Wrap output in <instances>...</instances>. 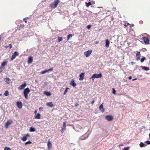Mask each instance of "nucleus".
<instances>
[{"instance_id": "obj_52", "label": "nucleus", "mask_w": 150, "mask_h": 150, "mask_svg": "<svg viewBox=\"0 0 150 150\" xmlns=\"http://www.w3.org/2000/svg\"><path fill=\"white\" fill-rule=\"evenodd\" d=\"M98 43H99L98 41H97L96 42H95V44H98Z\"/></svg>"}, {"instance_id": "obj_38", "label": "nucleus", "mask_w": 150, "mask_h": 150, "mask_svg": "<svg viewBox=\"0 0 150 150\" xmlns=\"http://www.w3.org/2000/svg\"><path fill=\"white\" fill-rule=\"evenodd\" d=\"M112 93L115 95L116 94V91L115 90V89L114 88H112Z\"/></svg>"}, {"instance_id": "obj_54", "label": "nucleus", "mask_w": 150, "mask_h": 150, "mask_svg": "<svg viewBox=\"0 0 150 150\" xmlns=\"http://www.w3.org/2000/svg\"><path fill=\"white\" fill-rule=\"evenodd\" d=\"M113 19H114V18H113V17H112V18H111V20H112V21L113 20Z\"/></svg>"}, {"instance_id": "obj_33", "label": "nucleus", "mask_w": 150, "mask_h": 150, "mask_svg": "<svg viewBox=\"0 0 150 150\" xmlns=\"http://www.w3.org/2000/svg\"><path fill=\"white\" fill-rule=\"evenodd\" d=\"M29 18H26L23 19V20L25 21L26 23L27 22V19H29Z\"/></svg>"}, {"instance_id": "obj_9", "label": "nucleus", "mask_w": 150, "mask_h": 150, "mask_svg": "<svg viewBox=\"0 0 150 150\" xmlns=\"http://www.w3.org/2000/svg\"><path fill=\"white\" fill-rule=\"evenodd\" d=\"M136 60L137 61H138L139 60H140V57H141V54L138 51L137 52L136 55Z\"/></svg>"}, {"instance_id": "obj_36", "label": "nucleus", "mask_w": 150, "mask_h": 150, "mask_svg": "<svg viewBox=\"0 0 150 150\" xmlns=\"http://www.w3.org/2000/svg\"><path fill=\"white\" fill-rule=\"evenodd\" d=\"M53 70V68H51L49 69H48L46 70V72H47L50 71H52Z\"/></svg>"}, {"instance_id": "obj_7", "label": "nucleus", "mask_w": 150, "mask_h": 150, "mask_svg": "<svg viewBox=\"0 0 150 150\" xmlns=\"http://www.w3.org/2000/svg\"><path fill=\"white\" fill-rule=\"evenodd\" d=\"M143 40L145 44L150 43V40L149 39V38L148 37H143Z\"/></svg>"}, {"instance_id": "obj_41", "label": "nucleus", "mask_w": 150, "mask_h": 150, "mask_svg": "<svg viewBox=\"0 0 150 150\" xmlns=\"http://www.w3.org/2000/svg\"><path fill=\"white\" fill-rule=\"evenodd\" d=\"M46 70H45L43 71H42L41 72V74H45V73H46Z\"/></svg>"}, {"instance_id": "obj_22", "label": "nucleus", "mask_w": 150, "mask_h": 150, "mask_svg": "<svg viewBox=\"0 0 150 150\" xmlns=\"http://www.w3.org/2000/svg\"><path fill=\"white\" fill-rule=\"evenodd\" d=\"M141 67L142 69L145 71H148L149 69V67L145 66H141Z\"/></svg>"}, {"instance_id": "obj_19", "label": "nucleus", "mask_w": 150, "mask_h": 150, "mask_svg": "<svg viewBox=\"0 0 150 150\" xmlns=\"http://www.w3.org/2000/svg\"><path fill=\"white\" fill-rule=\"evenodd\" d=\"M4 81L6 83L9 84V82L11 81V80L9 78L6 77L4 78Z\"/></svg>"}, {"instance_id": "obj_31", "label": "nucleus", "mask_w": 150, "mask_h": 150, "mask_svg": "<svg viewBox=\"0 0 150 150\" xmlns=\"http://www.w3.org/2000/svg\"><path fill=\"white\" fill-rule=\"evenodd\" d=\"M73 35L71 34H69L67 36V40H68L70 39V38H71Z\"/></svg>"}, {"instance_id": "obj_13", "label": "nucleus", "mask_w": 150, "mask_h": 150, "mask_svg": "<svg viewBox=\"0 0 150 150\" xmlns=\"http://www.w3.org/2000/svg\"><path fill=\"white\" fill-rule=\"evenodd\" d=\"M33 61V57L32 56H30L29 57L28 59V64H30Z\"/></svg>"}, {"instance_id": "obj_50", "label": "nucleus", "mask_w": 150, "mask_h": 150, "mask_svg": "<svg viewBox=\"0 0 150 150\" xmlns=\"http://www.w3.org/2000/svg\"><path fill=\"white\" fill-rule=\"evenodd\" d=\"M124 146V145L122 143L121 144H120L119 145V146Z\"/></svg>"}, {"instance_id": "obj_40", "label": "nucleus", "mask_w": 150, "mask_h": 150, "mask_svg": "<svg viewBox=\"0 0 150 150\" xmlns=\"http://www.w3.org/2000/svg\"><path fill=\"white\" fill-rule=\"evenodd\" d=\"M4 150H11V149L9 148L6 147L4 148Z\"/></svg>"}, {"instance_id": "obj_8", "label": "nucleus", "mask_w": 150, "mask_h": 150, "mask_svg": "<svg viewBox=\"0 0 150 150\" xmlns=\"http://www.w3.org/2000/svg\"><path fill=\"white\" fill-rule=\"evenodd\" d=\"M105 118L108 121H112L113 119V117L111 115H107L105 117Z\"/></svg>"}, {"instance_id": "obj_34", "label": "nucleus", "mask_w": 150, "mask_h": 150, "mask_svg": "<svg viewBox=\"0 0 150 150\" xmlns=\"http://www.w3.org/2000/svg\"><path fill=\"white\" fill-rule=\"evenodd\" d=\"M69 89V88H66V89L64 91V95L67 92V91H68L67 90H68V89Z\"/></svg>"}, {"instance_id": "obj_58", "label": "nucleus", "mask_w": 150, "mask_h": 150, "mask_svg": "<svg viewBox=\"0 0 150 150\" xmlns=\"http://www.w3.org/2000/svg\"><path fill=\"white\" fill-rule=\"evenodd\" d=\"M78 105V104H76V105H75V106H77Z\"/></svg>"}, {"instance_id": "obj_30", "label": "nucleus", "mask_w": 150, "mask_h": 150, "mask_svg": "<svg viewBox=\"0 0 150 150\" xmlns=\"http://www.w3.org/2000/svg\"><path fill=\"white\" fill-rule=\"evenodd\" d=\"M63 40L62 38V37H59L58 38V40L59 42L61 41H62Z\"/></svg>"}, {"instance_id": "obj_27", "label": "nucleus", "mask_w": 150, "mask_h": 150, "mask_svg": "<svg viewBox=\"0 0 150 150\" xmlns=\"http://www.w3.org/2000/svg\"><path fill=\"white\" fill-rule=\"evenodd\" d=\"M85 3L86 6L87 7H89L92 4L90 2H86Z\"/></svg>"}, {"instance_id": "obj_14", "label": "nucleus", "mask_w": 150, "mask_h": 150, "mask_svg": "<svg viewBox=\"0 0 150 150\" xmlns=\"http://www.w3.org/2000/svg\"><path fill=\"white\" fill-rule=\"evenodd\" d=\"M85 73L84 72L82 73L79 75L80 78L79 80H83V79Z\"/></svg>"}, {"instance_id": "obj_39", "label": "nucleus", "mask_w": 150, "mask_h": 150, "mask_svg": "<svg viewBox=\"0 0 150 150\" xmlns=\"http://www.w3.org/2000/svg\"><path fill=\"white\" fill-rule=\"evenodd\" d=\"M130 25V24H129L128 23H125V24H124V26H125V27H126L127 26H128V25Z\"/></svg>"}, {"instance_id": "obj_10", "label": "nucleus", "mask_w": 150, "mask_h": 150, "mask_svg": "<svg viewBox=\"0 0 150 150\" xmlns=\"http://www.w3.org/2000/svg\"><path fill=\"white\" fill-rule=\"evenodd\" d=\"M26 82H25L23 84L21 85L18 88L19 90H22L26 86Z\"/></svg>"}, {"instance_id": "obj_51", "label": "nucleus", "mask_w": 150, "mask_h": 150, "mask_svg": "<svg viewBox=\"0 0 150 150\" xmlns=\"http://www.w3.org/2000/svg\"><path fill=\"white\" fill-rule=\"evenodd\" d=\"M131 64L132 65H133V64H134V62H131Z\"/></svg>"}, {"instance_id": "obj_28", "label": "nucleus", "mask_w": 150, "mask_h": 150, "mask_svg": "<svg viewBox=\"0 0 150 150\" xmlns=\"http://www.w3.org/2000/svg\"><path fill=\"white\" fill-rule=\"evenodd\" d=\"M62 128L66 130V122H64L63 123V127Z\"/></svg>"}, {"instance_id": "obj_26", "label": "nucleus", "mask_w": 150, "mask_h": 150, "mask_svg": "<svg viewBox=\"0 0 150 150\" xmlns=\"http://www.w3.org/2000/svg\"><path fill=\"white\" fill-rule=\"evenodd\" d=\"M35 128L33 127H31L30 128V132H34L35 131Z\"/></svg>"}, {"instance_id": "obj_42", "label": "nucleus", "mask_w": 150, "mask_h": 150, "mask_svg": "<svg viewBox=\"0 0 150 150\" xmlns=\"http://www.w3.org/2000/svg\"><path fill=\"white\" fill-rule=\"evenodd\" d=\"M91 27V25H87V28H88V29H90Z\"/></svg>"}, {"instance_id": "obj_20", "label": "nucleus", "mask_w": 150, "mask_h": 150, "mask_svg": "<svg viewBox=\"0 0 150 150\" xmlns=\"http://www.w3.org/2000/svg\"><path fill=\"white\" fill-rule=\"evenodd\" d=\"M8 62L7 61H5L3 62L1 64V67L4 68L5 66L7 64Z\"/></svg>"}, {"instance_id": "obj_21", "label": "nucleus", "mask_w": 150, "mask_h": 150, "mask_svg": "<svg viewBox=\"0 0 150 150\" xmlns=\"http://www.w3.org/2000/svg\"><path fill=\"white\" fill-rule=\"evenodd\" d=\"M99 110L102 112H103L104 111V109L103 108V103L99 107Z\"/></svg>"}, {"instance_id": "obj_16", "label": "nucleus", "mask_w": 150, "mask_h": 150, "mask_svg": "<svg viewBox=\"0 0 150 150\" xmlns=\"http://www.w3.org/2000/svg\"><path fill=\"white\" fill-rule=\"evenodd\" d=\"M46 105L49 106L51 107H52L54 106V105L53 103L51 102H47L46 103Z\"/></svg>"}, {"instance_id": "obj_18", "label": "nucleus", "mask_w": 150, "mask_h": 150, "mask_svg": "<svg viewBox=\"0 0 150 150\" xmlns=\"http://www.w3.org/2000/svg\"><path fill=\"white\" fill-rule=\"evenodd\" d=\"M28 136H29V135L27 134L25 136L23 137L21 139L23 141H25L27 139V137Z\"/></svg>"}, {"instance_id": "obj_6", "label": "nucleus", "mask_w": 150, "mask_h": 150, "mask_svg": "<svg viewBox=\"0 0 150 150\" xmlns=\"http://www.w3.org/2000/svg\"><path fill=\"white\" fill-rule=\"evenodd\" d=\"M19 55V54L18 52L16 51L14 52L13 55H12V57L11 58V61L15 59L16 57L18 56Z\"/></svg>"}, {"instance_id": "obj_49", "label": "nucleus", "mask_w": 150, "mask_h": 150, "mask_svg": "<svg viewBox=\"0 0 150 150\" xmlns=\"http://www.w3.org/2000/svg\"><path fill=\"white\" fill-rule=\"evenodd\" d=\"M128 78L129 80H131L132 78V77L131 76H129V77Z\"/></svg>"}, {"instance_id": "obj_23", "label": "nucleus", "mask_w": 150, "mask_h": 150, "mask_svg": "<svg viewBox=\"0 0 150 150\" xmlns=\"http://www.w3.org/2000/svg\"><path fill=\"white\" fill-rule=\"evenodd\" d=\"M44 94L47 96H50L51 94L50 92L46 91H44Z\"/></svg>"}, {"instance_id": "obj_55", "label": "nucleus", "mask_w": 150, "mask_h": 150, "mask_svg": "<svg viewBox=\"0 0 150 150\" xmlns=\"http://www.w3.org/2000/svg\"><path fill=\"white\" fill-rule=\"evenodd\" d=\"M95 15L97 16V13H95Z\"/></svg>"}, {"instance_id": "obj_35", "label": "nucleus", "mask_w": 150, "mask_h": 150, "mask_svg": "<svg viewBox=\"0 0 150 150\" xmlns=\"http://www.w3.org/2000/svg\"><path fill=\"white\" fill-rule=\"evenodd\" d=\"M4 68L3 67L1 66L0 67V72L1 73L2 72L4 69Z\"/></svg>"}, {"instance_id": "obj_37", "label": "nucleus", "mask_w": 150, "mask_h": 150, "mask_svg": "<svg viewBox=\"0 0 150 150\" xmlns=\"http://www.w3.org/2000/svg\"><path fill=\"white\" fill-rule=\"evenodd\" d=\"M32 143V142H31L29 141L27 142H26L25 143V145H27V144H31Z\"/></svg>"}, {"instance_id": "obj_11", "label": "nucleus", "mask_w": 150, "mask_h": 150, "mask_svg": "<svg viewBox=\"0 0 150 150\" xmlns=\"http://www.w3.org/2000/svg\"><path fill=\"white\" fill-rule=\"evenodd\" d=\"M47 146H48V150H50L52 148V144L50 140H49L48 141Z\"/></svg>"}, {"instance_id": "obj_32", "label": "nucleus", "mask_w": 150, "mask_h": 150, "mask_svg": "<svg viewBox=\"0 0 150 150\" xmlns=\"http://www.w3.org/2000/svg\"><path fill=\"white\" fill-rule=\"evenodd\" d=\"M145 59L146 58L145 57H144L141 59L140 60V62L142 63L143 62H144V60H145Z\"/></svg>"}, {"instance_id": "obj_60", "label": "nucleus", "mask_w": 150, "mask_h": 150, "mask_svg": "<svg viewBox=\"0 0 150 150\" xmlns=\"http://www.w3.org/2000/svg\"><path fill=\"white\" fill-rule=\"evenodd\" d=\"M1 95L0 94V96H1Z\"/></svg>"}, {"instance_id": "obj_59", "label": "nucleus", "mask_w": 150, "mask_h": 150, "mask_svg": "<svg viewBox=\"0 0 150 150\" xmlns=\"http://www.w3.org/2000/svg\"><path fill=\"white\" fill-rule=\"evenodd\" d=\"M149 138H150V133L149 134Z\"/></svg>"}, {"instance_id": "obj_48", "label": "nucleus", "mask_w": 150, "mask_h": 150, "mask_svg": "<svg viewBox=\"0 0 150 150\" xmlns=\"http://www.w3.org/2000/svg\"><path fill=\"white\" fill-rule=\"evenodd\" d=\"M95 101L94 100H93L91 102V103H92V105H93Z\"/></svg>"}, {"instance_id": "obj_44", "label": "nucleus", "mask_w": 150, "mask_h": 150, "mask_svg": "<svg viewBox=\"0 0 150 150\" xmlns=\"http://www.w3.org/2000/svg\"><path fill=\"white\" fill-rule=\"evenodd\" d=\"M8 47H10V48H11L12 47V45L11 44L8 45L7 46Z\"/></svg>"}, {"instance_id": "obj_47", "label": "nucleus", "mask_w": 150, "mask_h": 150, "mask_svg": "<svg viewBox=\"0 0 150 150\" xmlns=\"http://www.w3.org/2000/svg\"><path fill=\"white\" fill-rule=\"evenodd\" d=\"M146 143L147 144H150V141H146Z\"/></svg>"}, {"instance_id": "obj_53", "label": "nucleus", "mask_w": 150, "mask_h": 150, "mask_svg": "<svg viewBox=\"0 0 150 150\" xmlns=\"http://www.w3.org/2000/svg\"><path fill=\"white\" fill-rule=\"evenodd\" d=\"M37 111L36 110H35V111L34 113L35 114H36L37 113Z\"/></svg>"}, {"instance_id": "obj_45", "label": "nucleus", "mask_w": 150, "mask_h": 150, "mask_svg": "<svg viewBox=\"0 0 150 150\" xmlns=\"http://www.w3.org/2000/svg\"><path fill=\"white\" fill-rule=\"evenodd\" d=\"M39 110L40 111H43V108L42 107H40L39 108Z\"/></svg>"}, {"instance_id": "obj_4", "label": "nucleus", "mask_w": 150, "mask_h": 150, "mask_svg": "<svg viewBox=\"0 0 150 150\" xmlns=\"http://www.w3.org/2000/svg\"><path fill=\"white\" fill-rule=\"evenodd\" d=\"M13 122V121L11 120H8L6 123L5 125V128L7 129L9 126Z\"/></svg>"}, {"instance_id": "obj_24", "label": "nucleus", "mask_w": 150, "mask_h": 150, "mask_svg": "<svg viewBox=\"0 0 150 150\" xmlns=\"http://www.w3.org/2000/svg\"><path fill=\"white\" fill-rule=\"evenodd\" d=\"M35 118L37 119H40V114L38 113L36 116H35Z\"/></svg>"}, {"instance_id": "obj_1", "label": "nucleus", "mask_w": 150, "mask_h": 150, "mask_svg": "<svg viewBox=\"0 0 150 150\" xmlns=\"http://www.w3.org/2000/svg\"><path fill=\"white\" fill-rule=\"evenodd\" d=\"M59 0H55L53 3L50 4V6L52 8H56L59 3Z\"/></svg>"}, {"instance_id": "obj_5", "label": "nucleus", "mask_w": 150, "mask_h": 150, "mask_svg": "<svg viewBox=\"0 0 150 150\" xmlns=\"http://www.w3.org/2000/svg\"><path fill=\"white\" fill-rule=\"evenodd\" d=\"M92 52V50H89L88 51L84 52V55L86 57H87L90 56Z\"/></svg>"}, {"instance_id": "obj_29", "label": "nucleus", "mask_w": 150, "mask_h": 150, "mask_svg": "<svg viewBox=\"0 0 150 150\" xmlns=\"http://www.w3.org/2000/svg\"><path fill=\"white\" fill-rule=\"evenodd\" d=\"M4 95L8 96L9 95V92L8 91H6L4 94Z\"/></svg>"}, {"instance_id": "obj_15", "label": "nucleus", "mask_w": 150, "mask_h": 150, "mask_svg": "<svg viewBox=\"0 0 150 150\" xmlns=\"http://www.w3.org/2000/svg\"><path fill=\"white\" fill-rule=\"evenodd\" d=\"M105 46L107 48H108L109 47V45L110 44V42L109 40L108 39H106L105 40Z\"/></svg>"}, {"instance_id": "obj_2", "label": "nucleus", "mask_w": 150, "mask_h": 150, "mask_svg": "<svg viewBox=\"0 0 150 150\" xmlns=\"http://www.w3.org/2000/svg\"><path fill=\"white\" fill-rule=\"evenodd\" d=\"M30 92V90L28 88H27L24 90L23 94L25 98L28 99V95Z\"/></svg>"}, {"instance_id": "obj_12", "label": "nucleus", "mask_w": 150, "mask_h": 150, "mask_svg": "<svg viewBox=\"0 0 150 150\" xmlns=\"http://www.w3.org/2000/svg\"><path fill=\"white\" fill-rule=\"evenodd\" d=\"M16 104L18 107L19 108L21 109L22 108V103L21 102L18 101L17 102Z\"/></svg>"}, {"instance_id": "obj_46", "label": "nucleus", "mask_w": 150, "mask_h": 150, "mask_svg": "<svg viewBox=\"0 0 150 150\" xmlns=\"http://www.w3.org/2000/svg\"><path fill=\"white\" fill-rule=\"evenodd\" d=\"M64 130H65L61 128V132L62 133H64Z\"/></svg>"}, {"instance_id": "obj_3", "label": "nucleus", "mask_w": 150, "mask_h": 150, "mask_svg": "<svg viewBox=\"0 0 150 150\" xmlns=\"http://www.w3.org/2000/svg\"><path fill=\"white\" fill-rule=\"evenodd\" d=\"M102 77V75L101 73H100L99 74H93L92 76L91 77V79L96 78H101Z\"/></svg>"}, {"instance_id": "obj_17", "label": "nucleus", "mask_w": 150, "mask_h": 150, "mask_svg": "<svg viewBox=\"0 0 150 150\" xmlns=\"http://www.w3.org/2000/svg\"><path fill=\"white\" fill-rule=\"evenodd\" d=\"M70 84L74 87L76 86V83L74 81V80L73 79L71 81Z\"/></svg>"}, {"instance_id": "obj_43", "label": "nucleus", "mask_w": 150, "mask_h": 150, "mask_svg": "<svg viewBox=\"0 0 150 150\" xmlns=\"http://www.w3.org/2000/svg\"><path fill=\"white\" fill-rule=\"evenodd\" d=\"M129 147H125L124 148L123 150H129Z\"/></svg>"}, {"instance_id": "obj_57", "label": "nucleus", "mask_w": 150, "mask_h": 150, "mask_svg": "<svg viewBox=\"0 0 150 150\" xmlns=\"http://www.w3.org/2000/svg\"><path fill=\"white\" fill-rule=\"evenodd\" d=\"M137 79H133L132 80L133 81H134V80H136Z\"/></svg>"}, {"instance_id": "obj_25", "label": "nucleus", "mask_w": 150, "mask_h": 150, "mask_svg": "<svg viewBox=\"0 0 150 150\" xmlns=\"http://www.w3.org/2000/svg\"><path fill=\"white\" fill-rule=\"evenodd\" d=\"M140 146L141 147H145L146 145L144 144L143 142H141L139 144Z\"/></svg>"}, {"instance_id": "obj_56", "label": "nucleus", "mask_w": 150, "mask_h": 150, "mask_svg": "<svg viewBox=\"0 0 150 150\" xmlns=\"http://www.w3.org/2000/svg\"><path fill=\"white\" fill-rule=\"evenodd\" d=\"M8 46H5V47L6 48H7L8 47H7Z\"/></svg>"}]
</instances>
